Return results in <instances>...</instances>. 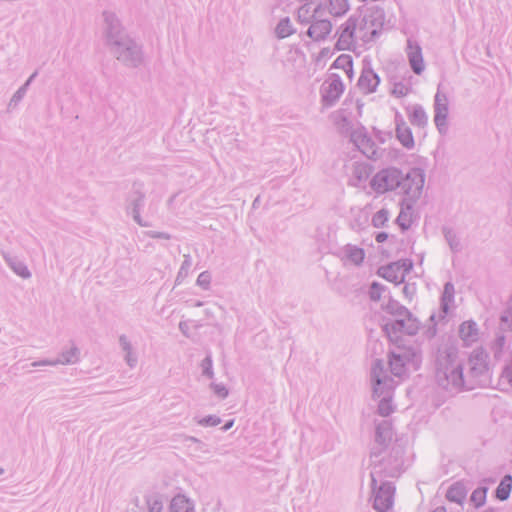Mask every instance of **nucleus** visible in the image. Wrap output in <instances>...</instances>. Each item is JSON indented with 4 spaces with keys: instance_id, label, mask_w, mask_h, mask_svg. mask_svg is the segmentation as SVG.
<instances>
[{
    "instance_id": "obj_31",
    "label": "nucleus",
    "mask_w": 512,
    "mask_h": 512,
    "mask_svg": "<svg viewBox=\"0 0 512 512\" xmlns=\"http://www.w3.org/2000/svg\"><path fill=\"white\" fill-rule=\"evenodd\" d=\"M512 490V476L505 475L495 490V496L500 501H505L509 498Z\"/></svg>"
},
{
    "instance_id": "obj_51",
    "label": "nucleus",
    "mask_w": 512,
    "mask_h": 512,
    "mask_svg": "<svg viewBox=\"0 0 512 512\" xmlns=\"http://www.w3.org/2000/svg\"><path fill=\"white\" fill-rule=\"evenodd\" d=\"M395 264H397L399 270L402 272V275L404 277L407 273L410 272V270L412 269V266H413L411 260H409V259H402V260L396 261Z\"/></svg>"
},
{
    "instance_id": "obj_53",
    "label": "nucleus",
    "mask_w": 512,
    "mask_h": 512,
    "mask_svg": "<svg viewBox=\"0 0 512 512\" xmlns=\"http://www.w3.org/2000/svg\"><path fill=\"white\" fill-rule=\"evenodd\" d=\"M125 361L130 368H134L137 365V356L133 351L125 354Z\"/></svg>"
},
{
    "instance_id": "obj_13",
    "label": "nucleus",
    "mask_w": 512,
    "mask_h": 512,
    "mask_svg": "<svg viewBox=\"0 0 512 512\" xmlns=\"http://www.w3.org/2000/svg\"><path fill=\"white\" fill-rule=\"evenodd\" d=\"M449 114V100L445 93L439 89L434 97V123L441 135L448 131L447 118Z\"/></svg>"
},
{
    "instance_id": "obj_11",
    "label": "nucleus",
    "mask_w": 512,
    "mask_h": 512,
    "mask_svg": "<svg viewBox=\"0 0 512 512\" xmlns=\"http://www.w3.org/2000/svg\"><path fill=\"white\" fill-rule=\"evenodd\" d=\"M374 496L373 507L377 512H387L393 506L395 486L390 481H378L374 486L371 483Z\"/></svg>"
},
{
    "instance_id": "obj_47",
    "label": "nucleus",
    "mask_w": 512,
    "mask_h": 512,
    "mask_svg": "<svg viewBox=\"0 0 512 512\" xmlns=\"http://www.w3.org/2000/svg\"><path fill=\"white\" fill-rule=\"evenodd\" d=\"M210 388L213 390L214 394L221 399H225L228 396L229 392L224 384L212 382Z\"/></svg>"
},
{
    "instance_id": "obj_34",
    "label": "nucleus",
    "mask_w": 512,
    "mask_h": 512,
    "mask_svg": "<svg viewBox=\"0 0 512 512\" xmlns=\"http://www.w3.org/2000/svg\"><path fill=\"white\" fill-rule=\"evenodd\" d=\"M275 33L279 39L286 38L294 33L293 26L288 17L283 18L279 21L275 28Z\"/></svg>"
},
{
    "instance_id": "obj_61",
    "label": "nucleus",
    "mask_w": 512,
    "mask_h": 512,
    "mask_svg": "<svg viewBox=\"0 0 512 512\" xmlns=\"http://www.w3.org/2000/svg\"><path fill=\"white\" fill-rule=\"evenodd\" d=\"M186 277H181L180 276V272L177 273V276H176V279H175V284L176 285H179L182 283V281L185 279Z\"/></svg>"
},
{
    "instance_id": "obj_7",
    "label": "nucleus",
    "mask_w": 512,
    "mask_h": 512,
    "mask_svg": "<svg viewBox=\"0 0 512 512\" xmlns=\"http://www.w3.org/2000/svg\"><path fill=\"white\" fill-rule=\"evenodd\" d=\"M470 377L474 379L473 385L486 387L491 383V372L488 363V354L482 348L474 349L469 356Z\"/></svg>"
},
{
    "instance_id": "obj_5",
    "label": "nucleus",
    "mask_w": 512,
    "mask_h": 512,
    "mask_svg": "<svg viewBox=\"0 0 512 512\" xmlns=\"http://www.w3.org/2000/svg\"><path fill=\"white\" fill-rule=\"evenodd\" d=\"M420 363L421 354L413 347H397L389 353L390 371L397 377L403 376L409 366L417 369Z\"/></svg>"
},
{
    "instance_id": "obj_10",
    "label": "nucleus",
    "mask_w": 512,
    "mask_h": 512,
    "mask_svg": "<svg viewBox=\"0 0 512 512\" xmlns=\"http://www.w3.org/2000/svg\"><path fill=\"white\" fill-rule=\"evenodd\" d=\"M351 142L361 151L367 158L378 160L383 155V150L378 149L375 142L368 135L365 127L360 126L354 129L350 134Z\"/></svg>"
},
{
    "instance_id": "obj_19",
    "label": "nucleus",
    "mask_w": 512,
    "mask_h": 512,
    "mask_svg": "<svg viewBox=\"0 0 512 512\" xmlns=\"http://www.w3.org/2000/svg\"><path fill=\"white\" fill-rule=\"evenodd\" d=\"M1 255L6 264L16 275L23 279H29L31 277V272L24 261L5 251H1Z\"/></svg>"
},
{
    "instance_id": "obj_25",
    "label": "nucleus",
    "mask_w": 512,
    "mask_h": 512,
    "mask_svg": "<svg viewBox=\"0 0 512 512\" xmlns=\"http://www.w3.org/2000/svg\"><path fill=\"white\" fill-rule=\"evenodd\" d=\"M80 350L74 344L67 350H63L59 357L54 359L55 366L57 365H71L79 361Z\"/></svg>"
},
{
    "instance_id": "obj_12",
    "label": "nucleus",
    "mask_w": 512,
    "mask_h": 512,
    "mask_svg": "<svg viewBox=\"0 0 512 512\" xmlns=\"http://www.w3.org/2000/svg\"><path fill=\"white\" fill-rule=\"evenodd\" d=\"M344 92V84L338 74H331L322 84L321 98L322 103L327 106H333Z\"/></svg>"
},
{
    "instance_id": "obj_41",
    "label": "nucleus",
    "mask_w": 512,
    "mask_h": 512,
    "mask_svg": "<svg viewBox=\"0 0 512 512\" xmlns=\"http://www.w3.org/2000/svg\"><path fill=\"white\" fill-rule=\"evenodd\" d=\"M333 66L335 68H341L343 70H349L350 72H352V66H353L352 57L349 55H340L334 61Z\"/></svg>"
},
{
    "instance_id": "obj_28",
    "label": "nucleus",
    "mask_w": 512,
    "mask_h": 512,
    "mask_svg": "<svg viewBox=\"0 0 512 512\" xmlns=\"http://www.w3.org/2000/svg\"><path fill=\"white\" fill-rule=\"evenodd\" d=\"M466 494L465 486L460 482H456L448 488L446 498L451 502L461 504L465 500Z\"/></svg>"
},
{
    "instance_id": "obj_17",
    "label": "nucleus",
    "mask_w": 512,
    "mask_h": 512,
    "mask_svg": "<svg viewBox=\"0 0 512 512\" xmlns=\"http://www.w3.org/2000/svg\"><path fill=\"white\" fill-rule=\"evenodd\" d=\"M380 83V77L370 65H365L362 69L361 75L358 79V87L364 94H370L376 91Z\"/></svg>"
},
{
    "instance_id": "obj_4",
    "label": "nucleus",
    "mask_w": 512,
    "mask_h": 512,
    "mask_svg": "<svg viewBox=\"0 0 512 512\" xmlns=\"http://www.w3.org/2000/svg\"><path fill=\"white\" fill-rule=\"evenodd\" d=\"M403 456L404 449L399 444H394L390 448L373 447L370 454L372 484L375 486L378 481L399 477L403 472Z\"/></svg>"
},
{
    "instance_id": "obj_14",
    "label": "nucleus",
    "mask_w": 512,
    "mask_h": 512,
    "mask_svg": "<svg viewBox=\"0 0 512 512\" xmlns=\"http://www.w3.org/2000/svg\"><path fill=\"white\" fill-rule=\"evenodd\" d=\"M321 9V5H318L314 9L313 21L306 31L307 36L316 42L325 40L332 31L331 21L328 19L321 18V16L319 15Z\"/></svg>"
},
{
    "instance_id": "obj_50",
    "label": "nucleus",
    "mask_w": 512,
    "mask_h": 512,
    "mask_svg": "<svg viewBox=\"0 0 512 512\" xmlns=\"http://www.w3.org/2000/svg\"><path fill=\"white\" fill-rule=\"evenodd\" d=\"M408 92L409 88L401 82L395 83L392 89V94L396 97H404Z\"/></svg>"
},
{
    "instance_id": "obj_38",
    "label": "nucleus",
    "mask_w": 512,
    "mask_h": 512,
    "mask_svg": "<svg viewBox=\"0 0 512 512\" xmlns=\"http://www.w3.org/2000/svg\"><path fill=\"white\" fill-rule=\"evenodd\" d=\"M505 343H506V338L503 334L497 335L496 338L494 339V341L492 342L491 350L494 354L495 359L501 358L502 352L505 347Z\"/></svg>"
},
{
    "instance_id": "obj_26",
    "label": "nucleus",
    "mask_w": 512,
    "mask_h": 512,
    "mask_svg": "<svg viewBox=\"0 0 512 512\" xmlns=\"http://www.w3.org/2000/svg\"><path fill=\"white\" fill-rule=\"evenodd\" d=\"M409 120L412 125L425 127L428 123V116L421 105H414L409 110Z\"/></svg>"
},
{
    "instance_id": "obj_52",
    "label": "nucleus",
    "mask_w": 512,
    "mask_h": 512,
    "mask_svg": "<svg viewBox=\"0 0 512 512\" xmlns=\"http://www.w3.org/2000/svg\"><path fill=\"white\" fill-rule=\"evenodd\" d=\"M119 345L121 349L125 352V354L133 351L132 344L128 340L126 335H121L119 337Z\"/></svg>"
},
{
    "instance_id": "obj_33",
    "label": "nucleus",
    "mask_w": 512,
    "mask_h": 512,
    "mask_svg": "<svg viewBox=\"0 0 512 512\" xmlns=\"http://www.w3.org/2000/svg\"><path fill=\"white\" fill-rule=\"evenodd\" d=\"M454 293V285L451 282L445 283L441 296V309L445 314L449 310V304L454 300Z\"/></svg>"
},
{
    "instance_id": "obj_22",
    "label": "nucleus",
    "mask_w": 512,
    "mask_h": 512,
    "mask_svg": "<svg viewBox=\"0 0 512 512\" xmlns=\"http://www.w3.org/2000/svg\"><path fill=\"white\" fill-rule=\"evenodd\" d=\"M459 336L466 345H470L478 340L479 329L473 320L464 321L459 327Z\"/></svg>"
},
{
    "instance_id": "obj_46",
    "label": "nucleus",
    "mask_w": 512,
    "mask_h": 512,
    "mask_svg": "<svg viewBox=\"0 0 512 512\" xmlns=\"http://www.w3.org/2000/svg\"><path fill=\"white\" fill-rule=\"evenodd\" d=\"M26 93H27V91L25 90V87L18 88V90L11 97L9 104H8V108L9 109L15 108L21 102V100L24 98Z\"/></svg>"
},
{
    "instance_id": "obj_37",
    "label": "nucleus",
    "mask_w": 512,
    "mask_h": 512,
    "mask_svg": "<svg viewBox=\"0 0 512 512\" xmlns=\"http://www.w3.org/2000/svg\"><path fill=\"white\" fill-rule=\"evenodd\" d=\"M314 12L310 14V6L305 4L297 11V19L301 24L310 25L313 21Z\"/></svg>"
},
{
    "instance_id": "obj_43",
    "label": "nucleus",
    "mask_w": 512,
    "mask_h": 512,
    "mask_svg": "<svg viewBox=\"0 0 512 512\" xmlns=\"http://www.w3.org/2000/svg\"><path fill=\"white\" fill-rule=\"evenodd\" d=\"M148 505V512H162L163 503L158 495H152L146 499Z\"/></svg>"
},
{
    "instance_id": "obj_40",
    "label": "nucleus",
    "mask_w": 512,
    "mask_h": 512,
    "mask_svg": "<svg viewBox=\"0 0 512 512\" xmlns=\"http://www.w3.org/2000/svg\"><path fill=\"white\" fill-rule=\"evenodd\" d=\"M411 210L407 209L406 205H404V198L401 201V211L396 219L398 225L403 229L406 230L410 226V220L408 218V212Z\"/></svg>"
},
{
    "instance_id": "obj_56",
    "label": "nucleus",
    "mask_w": 512,
    "mask_h": 512,
    "mask_svg": "<svg viewBox=\"0 0 512 512\" xmlns=\"http://www.w3.org/2000/svg\"><path fill=\"white\" fill-rule=\"evenodd\" d=\"M186 441H190V442H193V443L197 444V449H199V450H203V448L205 446V444L201 440H199V439H197L196 437H193V436H188L186 438Z\"/></svg>"
},
{
    "instance_id": "obj_18",
    "label": "nucleus",
    "mask_w": 512,
    "mask_h": 512,
    "mask_svg": "<svg viewBox=\"0 0 512 512\" xmlns=\"http://www.w3.org/2000/svg\"><path fill=\"white\" fill-rule=\"evenodd\" d=\"M145 195L136 190L129 198L127 212L132 216L133 220L142 227H149L150 223L144 221L140 215V211L144 206Z\"/></svg>"
},
{
    "instance_id": "obj_44",
    "label": "nucleus",
    "mask_w": 512,
    "mask_h": 512,
    "mask_svg": "<svg viewBox=\"0 0 512 512\" xmlns=\"http://www.w3.org/2000/svg\"><path fill=\"white\" fill-rule=\"evenodd\" d=\"M386 287L378 282H372L369 289V297L372 301H379Z\"/></svg>"
},
{
    "instance_id": "obj_27",
    "label": "nucleus",
    "mask_w": 512,
    "mask_h": 512,
    "mask_svg": "<svg viewBox=\"0 0 512 512\" xmlns=\"http://www.w3.org/2000/svg\"><path fill=\"white\" fill-rule=\"evenodd\" d=\"M442 233L444 235V238H445L450 250L453 253H459L460 251H462L463 247L461 244V240L453 228L448 227V226H443Z\"/></svg>"
},
{
    "instance_id": "obj_42",
    "label": "nucleus",
    "mask_w": 512,
    "mask_h": 512,
    "mask_svg": "<svg viewBox=\"0 0 512 512\" xmlns=\"http://www.w3.org/2000/svg\"><path fill=\"white\" fill-rule=\"evenodd\" d=\"M196 423L203 427H214L221 423V418L216 415H208L203 418L195 417Z\"/></svg>"
},
{
    "instance_id": "obj_35",
    "label": "nucleus",
    "mask_w": 512,
    "mask_h": 512,
    "mask_svg": "<svg viewBox=\"0 0 512 512\" xmlns=\"http://www.w3.org/2000/svg\"><path fill=\"white\" fill-rule=\"evenodd\" d=\"M487 490L488 489L486 487H478L472 492L470 501L475 505L476 508L484 505L486 501Z\"/></svg>"
},
{
    "instance_id": "obj_30",
    "label": "nucleus",
    "mask_w": 512,
    "mask_h": 512,
    "mask_svg": "<svg viewBox=\"0 0 512 512\" xmlns=\"http://www.w3.org/2000/svg\"><path fill=\"white\" fill-rule=\"evenodd\" d=\"M171 512H194L193 503L184 495H176L170 504Z\"/></svg>"
},
{
    "instance_id": "obj_39",
    "label": "nucleus",
    "mask_w": 512,
    "mask_h": 512,
    "mask_svg": "<svg viewBox=\"0 0 512 512\" xmlns=\"http://www.w3.org/2000/svg\"><path fill=\"white\" fill-rule=\"evenodd\" d=\"M389 220V211L387 209H380L372 217V225L375 228L384 227Z\"/></svg>"
},
{
    "instance_id": "obj_8",
    "label": "nucleus",
    "mask_w": 512,
    "mask_h": 512,
    "mask_svg": "<svg viewBox=\"0 0 512 512\" xmlns=\"http://www.w3.org/2000/svg\"><path fill=\"white\" fill-rule=\"evenodd\" d=\"M419 321L410 312L409 316H401L387 321L383 330L391 341H397L401 333L413 336L416 335L419 330Z\"/></svg>"
},
{
    "instance_id": "obj_55",
    "label": "nucleus",
    "mask_w": 512,
    "mask_h": 512,
    "mask_svg": "<svg viewBox=\"0 0 512 512\" xmlns=\"http://www.w3.org/2000/svg\"><path fill=\"white\" fill-rule=\"evenodd\" d=\"M147 235L149 237L155 238V239H165V240L170 239V235L165 232L149 231V232H147Z\"/></svg>"
},
{
    "instance_id": "obj_48",
    "label": "nucleus",
    "mask_w": 512,
    "mask_h": 512,
    "mask_svg": "<svg viewBox=\"0 0 512 512\" xmlns=\"http://www.w3.org/2000/svg\"><path fill=\"white\" fill-rule=\"evenodd\" d=\"M192 267V259H191V256L189 254H185L184 255V260L181 264V267L179 269L178 272H180V276L181 277H187L189 272H190V269Z\"/></svg>"
},
{
    "instance_id": "obj_23",
    "label": "nucleus",
    "mask_w": 512,
    "mask_h": 512,
    "mask_svg": "<svg viewBox=\"0 0 512 512\" xmlns=\"http://www.w3.org/2000/svg\"><path fill=\"white\" fill-rule=\"evenodd\" d=\"M378 274L387 281L393 282L395 284H399L404 281V276L402 275V272L399 270L395 262L380 267L378 269Z\"/></svg>"
},
{
    "instance_id": "obj_64",
    "label": "nucleus",
    "mask_w": 512,
    "mask_h": 512,
    "mask_svg": "<svg viewBox=\"0 0 512 512\" xmlns=\"http://www.w3.org/2000/svg\"><path fill=\"white\" fill-rule=\"evenodd\" d=\"M202 304H203V303H202L201 301H197V302H196V304H195V306H202Z\"/></svg>"
},
{
    "instance_id": "obj_15",
    "label": "nucleus",
    "mask_w": 512,
    "mask_h": 512,
    "mask_svg": "<svg viewBox=\"0 0 512 512\" xmlns=\"http://www.w3.org/2000/svg\"><path fill=\"white\" fill-rule=\"evenodd\" d=\"M105 34L107 43L110 46L128 37L121 26L119 19L114 13L104 12Z\"/></svg>"
},
{
    "instance_id": "obj_24",
    "label": "nucleus",
    "mask_w": 512,
    "mask_h": 512,
    "mask_svg": "<svg viewBox=\"0 0 512 512\" xmlns=\"http://www.w3.org/2000/svg\"><path fill=\"white\" fill-rule=\"evenodd\" d=\"M320 5L334 17L345 15L350 8L348 0H326L323 5Z\"/></svg>"
},
{
    "instance_id": "obj_3",
    "label": "nucleus",
    "mask_w": 512,
    "mask_h": 512,
    "mask_svg": "<svg viewBox=\"0 0 512 512\" xmlns=\"http://www.w3.org/2000/svg\"><path fill=\"white\" fill-rule=\"evenodd\" d=\"M435 380L440 388L452 394L473 388V384L464 378L463 360L454 348L439 351L436 359Z\"/></svg>"
},
{
    "instance_id": "obj_45",
    "label": "nucleus",
    "mask_w": 512,
    "mask_h": 512,
    "mask_svg": "<svg viewBox=\"0 0 512 512\" xmlns=\"http://www.w3.org/2000/svg\"><path fill=\"white\" fill-rule=\"evenodd\" d=\"M201 368H202V373L204 376H207L208 378H213L214 377V372H213V361H212V357L211 355H207L201 362Z\"/></svg>"
},
{
    "instance_id": "obj_1",
    "label": "nucleus",
    "mask_w": 512,
    "mask_h": 512,
    "mask_svg": "<svg viewBox=\"0 0 512 512\" xmlns=\"http://www.w3.org/2000/svg\"><path fill=\"white\" fill-rule=\"evenodd\" d=\"M385 23L384 9L379 6L367 8L364 14L352 15L337 30V50H352L357 45L374 42Z\"/></svg>"
},
{
    "instance_id": "obj_9",
    "label": "nucleus",
    "mask_w": 512,
    "mask_h": 512,
    "mask_svg": "<svg viewBox=\"0 0 512 512\" xmlns=\"http://www.w3.org/2000/svg\"><path fill=\"white\" fill-rule=\"evenodd\" d=\"M371 382L373 385V396L383 397L392 394L393 379L386 375L383 360L376 359L371 368Z\"/></svg>"
},
{
    "instance_id": "obj_57",
    "label": "nucleus",
    "mask_w": 512,
    "mask_h": 512,
    "mask_svg": "<svg viewBox=\"0 0 512 512\" xmlns=\"http://www.w3.org/2000/svg\"><path fill=\"white\" fill-rule=\"evenodd\" d=\"M388 238V234L386 232H379L376 234L375 236V240L378 242V243H383L387 240Z\"/></svg>"
},
{
    "instance_id": "obj_62",
    "label": "nucleus",
    "mask_w": 512,
    "mask_h": 512,
    "mask_svg": "<svg viewBox=\"0 0 512 512\" xmlns=\"http://www.w3.org/2000/svg\"><path fill=\"white\" fill-rule=\"evenodd\" d=\"M359 170H360V168H359V167H357V168L355 169V174L357 175V178H358L359 180H361V179H362V176H361V172H360Z\"/></svg>"
},
{
    "instance_id": "obj_16",
    "label": "nucleus",
    "mask_w": 512,
    "mask_h": 512,
    "mask_svg": "<svg viewBox=\"0 0 512 512\" xmlns=\"http://www.w3.org/2000/svg\"><path fill=\"white\" fill-rule=\"evenodd\" d=\"M405 51L412 71L415 74L420 75L425 69L422 48L420 44L416 40L408 38Z\"/></svg>"
},
{
    "instance_id": "obj_32",
    "label": "nucleus",
    "mask_w": 512,
    "mask_h": 512,
    "mask_svg": "<svg viewBox=\"0 0 512 512\" xmlns=\"http://www.w3.org/2000/svg\"><path fill=\"white\" fill-rule=\"evenodd\" d=\"M384 309L387 313L394 316V318L401 316L407 317L410 313V311L405 306L401 305L398 301L393 299H389Z\"/></svg>"
},
{
    "instance_id": "obj_63",
    "label": "nucleus",
    "mask_w": 512,
    "mask_h": 512,
    "mask_svg": "<svg viewBox=\"0 0 512 512\" xmlns=\"http://www.w3.org/2000/svg\"><path fill=\"white\" fill-rule=\"evenodd\" d=\"M344 71H345V73L347 74V76H348L349 78H352L353 71H352V72H350L349 70H344Z\"/></svg>"
},
{
    "instance_id": "obj_36",
    "label": "nucleus",
    "mask_w": 512,
    "mask_h": 512,
    "mask_svg": "<svg viewBox=\"0 0 512 512\" xmlns=\"http://www.w3.org/2000/svg\"><path fill=\"white\" fill-rule=\"evenodd\" d=\"M392 394L388 396H383L378 404V414L387 417L393 412V406L391 403Z\"/></svg>"
},
{
    "instance_id": "obj_59",
    "label": "nucleus",
    "mask_w": 512,
    "mask_h": 512,
    "mask_svg": "<svg viewBox=\"0 0 512 512\" xmlns=\"http://www.w3.org/2000/svg\"><path fill=\"white\" fill-rule=\"evenodd\" d=\"M233 425H234V420H230V421L226 422V423L224 424V426H222V427H221V430H222V431H224V432H226V431H228L229 429H231Z\"/></svg>"
},
{
    "instance_id": "obj_60",
    "label": "nucleus",
    "mask_w": 512,
    "mask_h": 512,
    "mask_svg": "<svg viewBox=\"0 0 512 512\" xmlns=\"http://www.w3.org/2000/svg\"><path fill=\"white\" fill-rule=\"evenodd\" d=\"M395 123H396V128L398 127V125H401L402 123H406L402 117L401 114L399 113H396L395 115Z\"/></svg>"
},
{
    "instance_id": "obj_6",
    "label": "nucleus",
    "mask_w": 512,
    "mask_h": 512,
    "mask_svg": "<svg viewBox=\"0 0 512 512\" xmlns=\"http://www.w3.org/2000/svg\"><path fill=\"white\" fill-rule=\"evenodd\" d=\"M116 59L127 67L136 68L143 62V52L129 36L109 47Z\"/></svg>"
},
{
    "instance_id": "obj_21",
    "label": "nucleus",
    "mask_w": 512,
    "mask_h": 512,
    "mask_svg": "<svg viewBox=\"0 0 512 512\" xmlns=\"http://www.w3.org/2000/svg\"><path fill=\"white\" fill-rule=\"evenodd\" d=\"M341 255L343 260L360 266L364 261L365 251L356 245L347 244L341 249Z\"/></svg>"
},
{
    "instance_id": "obj_58",
    "label": "nucleus",
    "mask_w": 512,
    "mask_h": 512,
    "mask_svg": "<svg viewBox=\"0 0 512 512\" xmlns=\"http://www.w3.org/2000/svg\"><path fill=\"white\" fill-rule=\"evenodd\" d=\"M37 74H38V72H37V71H35L34 73H32V74L30 75V77L26 80V82H25L21 87H25V90L27 91V90H28V88H29V86H30V84L32 83V81L36 78Z\"/></svg>"
},
{
    "instance_id": "obj_49",
    "label": "nucleus",
    "mask_w": 512,
    "mask_h": 512,
    "mask_svg": "<svg viewBox=\"0 0 512 512\" xmlns=\"http://www.w3.org/2000/svg\"><path fill=\"white\" fill-rule=\"evenodd\" d=\"M210 283H211V275L208 271H204V272L200 273L196 280V284L205 290H207L209 288Z\"/></svg>"
},
{
    "instance_id": "obj_54",
    "label": "nucleus",
    "mask_w": 512,
    "mask_h": 512,
    "mask_svg": "<svg viewBox=\"0 0 512 512\" xmlns=\"http://www.w3.org/2000/svg\"><path fill=\"white\" fill-rule=\"evenodd\" d=\"M31 367H42V366H55L54 359H43L34 361L30 364Z\"/></svg>"
},
{
    "instance_id": "obj_20",
    "label": "nucleus",
    "mask_w": 512,
    "mask_h": 512,
    "mask_svg": "<svg viewBox=\"0 0 512 512\" xmlns=\"http://www.w3.org/2000/svg\"><path fill=\"white\" fill-rule=\"evenodd\" d=\"M392 426L390 421L382 420L376 424L375 428V443L376 448H387L386 445L392 439Z\"/></svg>"
},
{
    "instance_id": "obj_29",
    "label": "nucleus",
    "mask_w": 512,
    "mask_h": 512,
    "mask_svg": "<svg viewBox=\"0 0 512 512\" xmlns=\"http://www.w3.org/2000/svg\"><path fill=\"white\" fill-rule=\"evenodd\" d=\"M396 136L404 147L408 149L414 147L415 142L412 135V131L406 123L398 125V127L396 128Z\"/></svg>"
},
{
    "instance_id": "obj_2",
    "label": "nucleus",
    "mask_w": 512,
    "mask_h": 512,
    "mask_svg": "<svg viewBox=\"0 0 512 512\" xmlns=\"http://www.w3.org/2000/svg\"><path fill=\"white\" fill-rule=\"evenodd\" d=\"M425 183V174L419 168H413L406 174L395 167L378 171L371 179V188L378 194L396 191L403 195L404 205L413 209L414 204L421 197Z\"/></svg>"
}]
</instances>
